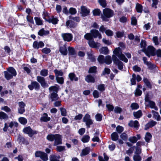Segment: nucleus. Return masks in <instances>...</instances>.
Masks as SVG:
<instances>
[{
	"instance_id": "nucleus-47",
	"label": "nucleus",
	"mask_w": 161,
	"mask_h": 161,
	"mask_svg": "<svg viewBox=\"0 0 161 161\" xmlns=\"http://www.w3.org/2000/svg\"><path fill=\"white\" fill-rule=\"evenodd\" d=\"M87 54L88 55V58L91 61H94L95 60V58L93 55L92 52H91L90 53L87 52Z\"/></svg>"
},
{
	"instance_id": "nucleus-62",
	"label": "nucleus",
	"mask_w": 161,
	"mask_h": 161,
	"mask_svg": "<svg viewBox=\"0 0 161 161\" xmlns=\"http://www.w3.org/2000/svg\"><path fill=\"white\" fill-rule=\"evenodd\" d=\"M56 79L57 82L58 83L62 84L64 83V79L63 77H57Z\"/></svg>"
},
{
	"instance_id": "nucleus-51",
	"label": "nucleus",
	"mask_w": 161,
	"mask_h": 161,
	"mask_svg": "<svg viewBox=\"0 0 161 161\" xmlns=\"http://www.w3.org/2000/svg\"><path fill=\"white\" fill-rule=\"evenodd\" d=\"M18 126V124L17 123L15 122H11L9 123L8 126L10 128H13L17 127Z\"/></svg>"
},
{
	"instance_id": "nucleus-24",
	"label": "nucleus",
	"mask_w": 161,
	"mask_h": 161,
	"mask_svg": "<svg viewBox=\"0 0 161 161\" xmlns=\"http://www.w3.org/2000/svg\"><path fill=\"white\" fill-rule=\"evenodd\" d=\"M69 79L71 81H77L78 80V78L77 77L75 74L73 73H70L68 75Z\"/></svg>"
},
{
	"instance_id": "nucleus-45",
	"label": "nucleus",
	"mask_w": 161,
	"mask_h": 161,
	"mask_svg": "<svg viewBox=\"0 0 161 161\" xmlns=\"http://www.w3.org/2000/svg\"><path fill=\"white\" fill-rule=\"evenodd\" d=\"M143 80L145 84L148 87L151 88L152 87V86L148 79L147 78H143Z\"/></svg>"
},
{
	"instance_id": "nucleus-18",
	"label": "nucleus",
	"mask_w": 161,
	"mask_h": 161,
	"mask_svg": "<svg viewBox=\"0 0 161 161\" xmlns=\"http://www.w3.org/2000/svg\"><path fill=\"white\" fill-rule=\"evenodd\" d=\"M88 43L89 46L92 48H98L100 47V44L95 42L93 39L89 41Z\"/></svg>"
},
{
	"instance_id": "nucleus-5",
	"label": "nucleus",
	"mask_w": 161,
	"mask_h": 161,
	"mask_svg": "<svg viewBox=\"0 0 161 161\" xmlns=\"http://www.w3.org/2000/svg\"><path fill=\"white\" fill-rule=\"evenodd\" d=\"M146 54L150 57L151 55L154 56L156 55V49L152 46H148L147 49L144 50Z\"/></svg>"
},
{
	"instance_id": "nucleus-12",
	"label": "nucleus",
	"mask_w": 161,
	"mask_h": 161,
	"mask_svg": "<svg viewBox=\"0 0 161 161\" xmlns=\"http://www.w3.org/2000/svg\"><path fill=\"white\" fill-rule=\"evenodd\" d=\"M61 36L64 41L68 42L71 41L73 38L72 35L69 33H62L61 34Z\"/></svg>"
},
{
	"instance_id": "nucleus-40",
	"label": "nucleus",
	"mask_w": 161,
	"mask_h": 161,
	"mask_svg": "<svg viewBox=\"0 0 161 161\" xmlns=\"http://www.w3.org/2000/svg\"><path fill=\"white\" fill-rule=\"evenodd\" d=\"M60 156L58 155H52L50 158V161H59Z\"/></svg>"
},
{
	"instance_id": "nucleus-38",
	"label": "nucleus",
	"mask_w": 161,
	"mask_h": 161,
	"mask_svg": "<svg viewBox=\"0 0 161 161\" xmlns=\"http://www.w3.org/2000/svg\"><path fill=\"white\" fill-rule=\"evenodd\" d=\"M54 72L55 73L56 78L59 77V76H62L63 74V72L61 70H58L57 69H55L54 70Z\"/></svg>"
},
{
	"instance_id": "nucleus-48",
	"label": "nucleus",
	"mask_w": 161,
	"mask_h": 161,
	"mask_svg": "<svg viewBox=\"0 0 161 161\" xmlns=\"http://www.w3.org/2000/svg\"><path fill=\"white\" fill-rule=\"evenodd\" d=\"M19 121L22 124L25 125L27 122V120L25 118L21 117L19 119Z\"/></svg>"
},
{
	"instance_id": "nucleus-23",
	"label": "nucleus",
	"mask_w": 161,
	"mask_h": 161,
	"mask_svg": "<svg viewBox=\"0 0 161 161\" xmlns=\"http://www.w3.org/2000/svg\"><path fill=\"white\" fill-rule=\"evenodd\" d=\"M66 25L68 28H74L76 26L75 22L72 20H67L66 22Z\"/></svg>"
},
{
	"instance_id": "nucleus-52",
	"label": "nucleus",
	"mask_w": 161,
	"mask_h": 161,
	"mask_svg": "<svg viewBox=\"0 0 161 161\" xmlns=\"http://www.w3.org/2000/svg\"><path fill=\"white\" fill-rule=\"evenodd\" d=\"M26 19L27 21L30 23H31L32 24H34V22L33 21V17L29 15H28L26 16Z\"/></svg>"
},
{
	"instance_id": "nucleus-34",
	"label": "nucleus",
	"mask_w": 161,
	"mask_h": 161,
	"mask_svg": "<svg viewBox=\"0 0 161 161\" xmlns=\"http://www.w3.org/2000/svg\"><path fill=\"white\" fill-rule=\"evenodd\" d=\"M34 19L36 25H43V21L40 18L38 17H35Z\"/></svg>"
},
{
	"instance_id": "nucleus-50",
	"label": "nucleus",
	"mask_w": 161,
	"mask_h": 161,
	"mask_svg": "<svg viewBox=\"0 0 161 161\" xmlns=\"http://www.w3.org/2000/svg\"><path fill=\"white\" fill-rule=\"evenodd\" d=\"M139 105L136 103H133L130 105V108L132 110L137 109L139 108Z\"/></svg>"
},
{
	"instance_id": "nucleus-7",
	"label": "nucleus",
	"mask_w": 161,
	"mask_h": 161,
	"mask_svg": "<svg viewBox=\"0 0 161 161\" xmlns=\"http://www.w3.org/2000/svg\"><path fill=\"white\" fill-rule=\"evenodd\" d=\"M83 121L86 123L87 128H90V125L93 123V121L91 119L90 116L86 114L83 118Z\"/></svg>"
},
{
	"instance_id": "nucleus-57",
	"label": "nucleus",
	"mask_w": 161,
	"mask_h": 161,
	"mask_svg": "<svg viewBox=\"0 0 161 161\" xmlns=\"http://www.w3.org/2000/svg\"><path fill=\"white\" fill-rule=\"evenodd\" d=\"M120 138L124 141H126L128 139L127 135L125 132L121 134L120 135Z\"/></svg>"
},
{
	"instance_id": "nucleus-44",
	"label": "nucleus",
	"mask_w": 161,
	"mask_h": 161,
	"mask_svg": "<svg viewBox=\"0 0 161 161\" xmlns=\"http://www.w3.org/2000/svg\"><path fill=\"white\" fill-rule=\"evenodd\" d=\"M133 159L134 161H141L142 157L139 154H135L133 157Z\"/></svg>"
},
{
	"instance_id": "nucleus-9",
	"label": "nucleus",
	"mask_w": 161,
	"mask_h": 161,
	"mask_svg": "<svg viewBox=\"0 0 161 161\" xmlns=\"http://www.w3.org/2000/svg\"><path fill=\"white\" fill-rule=\"evenodd\" d=\"M36 80L40 83L41 86L43 88H47L48 86V85L46 82L44 78L41 76H37Z\"/></svg>"
},
{
	"instance_id": "nucleus-10",
	"label": "nucleus",
	"mask_w": 161,
	"mask_h": 161,
	"mask_svg": "<svg viewBox=\"0 0 161 161\" xmlns=\"http://www.w3.org/2000/svg\"><path fill=\"white\" fill-rule=\"evenodd\" d=\"M132 77L130 80L131 85L136 84V80H137V82H139L142 80V78L139 75H136L135 74H133Z\"/></svg>"
},
{
	"instance_id": "nucleus-41",
	"label": "nucleus",
	"mask_w": 161,
	"mask_h": 161,
	"mask_svg": "<svg viewBox=\"0 0 161 161\" xmlns=\"http://www.w3.org/2000/svg\"><path fill=\"white\" fill-rule=\"evenodd\" d=\"M90 139V136L87 135H86L83 136L81 139V141L83 143L87 142L89 141Z\"/></svg>"
},
{
	"instance_id": "nucleus-13",
	"label": "nucleus",
	"mask_w": 161,
	"mask_h": 161,
	"mask_svg": "<svg viewBox=\"0 0 161 161\" xmlns=\"http://www.w3.org/2000/svg\"><path fill=\"white\" fill-rule=\"evenodd\" d=\"M145 101L146 102L145 103H147V104L151 108H153L156 110H158V108L156 106L155 103L154 102L149 100L148 98L147 97L145 98Z\"/></svg>"
},
{
	"instance_id": "nucleus-35",
	"label": "nucleus",
	"mask_w": 161,
	"mask_h": 161,
	"mask_svg": "<svg viewBox=\"0 0 161 161\" xmlns=\"http://www.w3.org/2000/svg\"><path fill=\"white\" fill-rule=\"evenodd\" d=\"M8 118V115L4 112L1 111L0 112V119L6 120Z\"/></svg>"
},
{
	"instance_id": "nucleus-14",
	"label": "nucleus",
	"mask_w": 161,
	"mask_h": 161,
	"mask_svg": "<svg viewBox=\"0 0 161 161\" xmlns=\"http://www.w3.org/2000/svg\"><path fill=\"white\" fill-rule=\"evenodd\" d=\"M128 125L131 127H134L136 130H138L140 126L139 122L137 120L133 121L131 120L130 121L128 124Z\"/></svg>"
},
{
	"instance_id": "nucleus-32",
	"label": "nucleus",
	"mask_w": 161,
	"mask_h": 161,
	"mask_svg": "<svg viewBox=\"0 0 161 161\" xmlns=\"http://www.w3.org/2000/svg\"><path fill=\"white\" fill-rule=\"evenodd\" d=\"M108 50L107 47H102L99 50V51L101 53L105 55L108 54Z\"/></svg>"
},
{
	"instance_id": "nucleus-36",
	"label": "nucleus",
	"mask_w": 161,
	"mask_h": 161,
	"mask_svg": "<svg viewBox=\"0 0 161 161\" xmlns=\"http://www.w3.org/2000/svg\"><path fill=\"white\" fill-rule=\"evenodd\" d=\"M103 158L102 156H99L98 159L99 161H108V160L109 158L105 153H103Z\"/></svg>"
},
{
	"instance_id": "nucleus-8",
	"label": "nucleus",
	"mask_w": 161,
	"mask_h": 161,
	"mask_svg": "<svg viewBox=\"0 0 161 161\" xmlns=\"http://www.w3.org/2000/svg\"><path fill=\"white\" fill-rule=\"evenodd\" d=\"M23 131L24 133L28 134L31 137L34 134H36L38 133L37 131L33 130L30 126L24 128Z\"/></svg>"
},
{
	"instance_id": "nucleus-42",
	"label": "nucleus",
	"mask_w": 161,
	"mask_h": 161,
	"mask_svg": "<svg viewBox=\"0 0 161 161\" xmlns=\"http://www.w3.org/2000/svg\"><path fill=\"white\" fill-rule=\"evenodd\" d=\"M136 10L137 12L141 13L142 12V6L141 4L138 3L136 4Z\"/></svg>"
},
{
	"instance_id": "nucleus-16",
	"label": "nucleus",
	"mask_w": 161,
	"mask_h": 161,
	"mask_svg": "<svg viewBox=\"0 0 161 161\" xmlns=\"http://www.w3.org/2000/svg\"><path fill=\"white\" fill-rule=\"evenodd\" d=\"M90 32L92 35V38H97L98 37L99 39H101L102 36L101 34L98 31L96 30H92Z\"/></svg>"
},
{
	"instance_id": "nucleus-22",
	"label": "nucleus",
	"mask_w": 161,
	"mask_h": 161,
	"mask_svg": "<svg viewBox=\"0 0 161 161\" xmlns=\"http://www.w3.org/2000/svg\"><path fill=\"white\" fill-rule=\"evenodd\" d=\"M59 51L64 55H66L67 54L68 52L66 44H64L63 46L60 47Z\"/></svg>"
},
{
	"instance_id": "nucleus-28",
	"label": "nucleus",
	"mask_w": 161,
	"mask_h": 161,
	"mask_svg": "<svg viewBox=\"0 0 161 161\" xmlns=\"http://www.w3.org/2000/svg\"><path fill=\"white\" fill-rule=\"evenodd\" d=\"M49 33V32L48 31H45L43 29H42L39 30L38 33V34L41 36H47Z\"/></svg>"
},
{
	"instance_id": "nucleus-55",
	"label": "nucleus",
	"mask_w": 161,
	"mask_h": 161,
	"mask_svg": "<svg viewBox=\"0 0 161 161\" xmlns=\"http://www.w3.org/2000/svg\"><path fill=\"white\" fill-rule=\"evenodd\" d=\"M61 111V115L63 116H65L67 115V111L65 108H60Z\"/></svg>"
},
{
	"instance_id": "nucleus-3",
	"label": "nucleus",
	"mask_w": 161,
	"mask_h": 161,
	"mask_svg": "<svg viewBox=\"0 0 161 161\" xmlns=\"http://www.w3.org/2000/svg\"><path fill=\"white\" fill-rule=\"evenodd\" d=\"M114 14L113 10L108 8H106L103 10V13L101 15V18L103 21H108V19L112 17Z\"/></svg>"
},
{
	"instance_id": "nucleus-20",
	"label": "nucleus",
	"mask_w": 161,
	"mask_h": 161,
	"mask_svg": "<svg viewBox=\"0 0 161 161\" xmlns=\"http://www.w3.org/2000/svg\"><path fill=\"white\" fill-rule=\"evenodd\" d=\"M157 123L156 121L153 120H151L145 125L144 129L146 130H147L149 128H151L154 126L156 125Z\"/></svg>"
},
{
	"instance_id": "nucleus-21",
	"label": "nucleus",
	"mask_w": 161,
	"mask_h": 161,
	"mask_svg": "<svg viewBox=\"0 0 161 161\" xmlns=\"http://www.w3.org/2000/svg\"><path fill=\"white\" fill-rule=\"evenodd\" d=\"M50 118L48 117L47 114L46 113L43 114L40 118L41 121L44 122H47L50 121Z\"/></svg>"
},
{
	"instance_id": "nucleus-46",
	"label": "nucleus",
	"mask_w": 161,
	"mask_h": 161,
	"mask_svg": "<svg viewBox=\"0 0 161 161\" xmlns=\"http://www.w3.org/2000/svg\"><path fill=\"white\" fill-rule=\"evenodd\" d=\"M97 60L100 63H104V61H105V58L104 56L101 55H100L98 58Z\"/></svg>"
},
{
	"instance_id": "nucleus-11",
	"label": "nucleus",
	"mask_w": 161,
	"mask_h": 161,
	"mask_svg": "<svg viewBox=\"0 0 161 161\" xmlns=\"http://www.w3.org/2000/svg\"><path fill=\"white\" fill-rule=\"evenodd\" d=\"M40 87L39 84L36 81H31V84L28 86V88L31 90H32L34 89L36 90H38Z\"/></svg>"
},
{
	"instance_id": "nucleus-61",
	"label": "nucleus",
	"mask_w": 161,
	"mask_h": 161,
	"mask_svg": "<svg viewBox=\"0 0 161 161\" xmlns=\"http://www.w3.org/2000/svg\"><path fill=\"white\" fill-rule=\"evenodd\" d=\"M124 128L120 126H118L116 128V130L119 133H120L123 131Z\"/></svg>"
},
{
	"instance_id": "nucleus-33",
	"label": "nucleus",
	"mask_w": 161,
	"mask_h": 161,
	"mask_svg": "<svg viewBox=\"0 0 161 161\" xmlns=\"http://www.w3.org/2000/svg\"><path fill=\"white\" fill-rule=\"evenodd\" d=\"M112 62V59L111 57L109 56L108 55L105 57V61L104 63L107 64H109Z\"/></svg>"
},
{
	"instance_id": "nucleus-26",
	"label": "nucleus",
	"mask_w": 161,
	"mask_h": 161,
	"mask_svg": "<svg viewBox=\"0 0 161 161\" xmlns=\"http://www.w3.org/2000/svg\"><path fill=\"white\" fill-rule=\"evenodd\" d=\"M69 54L72 56V57H75L76 56V53L75 49L73 47H68Z\"/></svg>"
},
{
	"instance_id": "nucleus-56",
	"label": "nucleus",
	"mask_w": 161,
	"mask_h": 161,
	"mask_svg": "<svg viewBox=\"0 0 161 161\" xmlns=\"http://www.w3.org/2000/svg\"><path fill=\"white\" fill-rule=\"evenodd\" d=\"M84 37L86 39L89 41L93 39V38L91 33H87L85 35Z\"/></svg>"
},
{
	"instance_id": "nucleus-25",
	"label": "nucleus",
	"mask_w": 161,
	"mask_h": 161,
	"mask_svg": "<svg viewBox=\"0 0 161 161\" xmlns=\"http://www.w3.org/2000/svg\"><path fill=\"white\" fill-rule=\"evenodd\" d=\"M46 21L49 23H51L53 25H56L58 23V20L57 17L53 16L49 18L48 19L46 20Z\"/></svg>"
},
{
	"instance_id": "nucleus-37",
	"label": "nucleus",
	"mask_w": 161,
	"mask_h": 161,
	"mask_svg": "<svg viewBox=\"0 0 161 161\" xmlns=\"http://www.w3.org/2000/svg\"><path fill=\"white\" fill-rule=\"evenodd\" d=\"M142 113L141 110H139L136 112L133 113L134 117L136 119L140 118L142 115Z\"/></svg>"
},
{
	"instance_id": "nucleus-49",
	"label": "nucleus",
	"mask_w": 161,
	"mask_h": 161,
	"mask_svg": "<svg viewBox=\"0 0 161 161\" xmlns=\"http://www.w3.org/2000/svg\"><path fill=\"white\" fill-rule=\"evenodd\" d=\"M48 71L46 69H42L40 73V75L43 76H46L48 75Z\"/></svg>"
},
{
	"instance_id": "nucleus-30",
	"label": "nucleus",
	"mask_w": 161,
	"mask_h": 161,
	"mask_svg": "<svg viewBox=\"0 0 161 161\" xmlns=\"http://www.w3.org/2000/svg\"><path fill=\"white\" fill-rule=\"evenodd\" d=\"M152 112L153 113V117L156 119L157 121H159L161 119L160 115L158 112L152 110Z\"/></svg>"
},
{
	"instance_id": "nucleus-39",
	"label": "nucleus",
	"mask_w": 161,
	"mask_h": 161,
	"mask_svg": "<svg viewBox=\"0 0 161 161\" xmlns=\"http://www.w3.org/2000/svg\"><path fill=\"white\" fill-rule=\"evenodd\" d=\"M111 137L112 140L116 141L118 139L119 136L117 132H114L111 134Z\"/></svg>"
},
{
	"instance_id": "nucleus-19",
	"label": "nucleus",
	"mask_w": 161,
	"mask_h": 161,
	"mask_svg": "<svg viewBox=\"0 0 161 161\" xmlns=\"http://www.w3.org/2000/svg\"><path fill=\"white\" fill-rule=\"evenodd\" d=\"M81 13L82 14V16H86L88 15L90 12L89 9L87 8L85 6H81Z\"/></svg>"
},
{
	"instance_id": "nucleus-63",
	"label": "nucleus",
	"mask_w": 161,
	"mask_h": 161,
	"mask_svg": "<svg viewBox=\"0 0 161 161\" xmlns=\"http://www.w3.org/2000/svg\"><path fill=\"white\" fill-rule=\"evenodd\" d=\"M142 93V92L140 89L138 88H136L135 94L136 96H141Z\"/></svg>"
},
{
	"instance_id": "nucleus-27",
	"label": "nucleus",
	"mask_w": 161,
	"mask_h": 161,
	"mask_svg": "<svg viewBox=\"0 0 161 161\" xmlns=\"http://www.w3.org/2000/svg\"><path fill=\"white\" fill-rule=\"evenodd\" d=\"M85 80L88 83H94L95 82L94 78L90 75H88L86 77Z\"/></svg>"
},
{
	"instance_id": "nucleus-54",
	"label": "nucleus",
	"mask_w": 161,
	"mask_h": 161,
	"mask_svg": "<svg viewBox=\"0 0 161 161\" xmlns=\"http://www.w3.org/2000/svg\"><path fill=\"white\" fill-rule=\"evenodd\" d=\"M97 89L100 91L103 92L105 90V85L104 84H100L97 86Z\"/></svg>"
},
{
	"instance_id": "nucleus-6",
	"label": "nucleus",
	"mask_w": 161,
	"mask_h": 161,
	"mask_svg": "<svg viewBox=\"0 0 161 161\" xmlns=\"http://www.w3.org/2000/svg\"><path fill=\"white\" fill-rule=\"evenodd\" d=\"M35 156L36 157L40 158L44 161H47L48 160L47 154L44 152L40 151H36L35 153Z\"/></svg>"
},
{
	"instance_id": "nucleus-64",
	"label": "nucleus",
	"mask_w": 161,
	"mask_h": 161,
	"mask_svg": "<svg viewBox=\"0 0 161 161\" xmlns=\"http://www.w3.org/2000/svg\"><path fill=\"white\" fill-rule=\"evenodd\" d=\"M105 33L108 36H112L113 35V32L110 30H107L105 31Z\"/></svg>"
},
{
	"instance_id": "nucleus-29",
	"label": "nucleus",
	"mask_w": 161,
	"mask_h": 161,
	"mask_svg": "<svg viewBox=\"0 0 161 161\" xmlns=\"http://www.w3.org/2000/svg\"><path fill=\"white\" fill-rule=\"evenodd\" d=\"M90 149L89 147H86L82 150V152L80 153L81 156H85L88 154L90 152Z\"/></svg>"
},
{
	"instance_id": "nucleus-31",
	"label": "nucleus",
	"mask_w": 161,
	"mask_h": 161,
	"mask_svg": "<svg viewBox=\"0 0 161 161\" xmlns=\"http://www.w3.org/2000/svg\"><path fill=\"white\" fill-rule=\"evenodd\" d=\"M152 138V136L149 132H147L145 134L144 139L146 142L148 143L150 142V140Z\"/></svg>"
},
{
	"instance_id": "nucleus-43",
	"label": "nucleus",
	"mask_w": 161,
	"mask_h": 161,
	"mask_svg": "<svg viewBox=\"0 0 161 161\" xmlns=\"http://www.w3.org/2000/svg\"><path fill=\"white\" fill-rule=\"evenodd\" d=\"M51 98L52 101L57 100L58 99V94L56 92H53L51 94Z\"/></svg>"
},
{
	"instance_id": "nucleus-17",
	"label": "nucleus",
	"mask_w": 161,
	"mask_h": 161,
	"mask_svg": "<svg viewBox=\"0 0 161 161\" xmlns=\"http://www.w3.org/2000/svg\"><path fill=\"white\" fill-rule=\"evenodd\" d=\"M25 103L23 102L19 103V107L18 108V111L19 113L22 114L25 112Z\"/></svg>"
},
{
	"instance_id": "nucleus-58",
	"label": "nucleus",
	"mask_w": 161,
	"mask_h": 161,
	"mask_svg": "<svg viewBox=\"0 0 161 161\" xmlns=\"http://www.w3.org/2000/svg\"><path fill=\"white\" fill-rule=\"evenodd\" d=\"M129 140L131 143H135L137 141L136 137L135 136L130 137L129 138Z\"/></svg>"
},
{
	"instance_id": "nucleus-15",
	"label": "nucleus",
	"mask_w": 161,
	"mask_h": 161,
	"mask_svg": "<svg viewBox=\"0 0 161 161\" xmlns=\"http://www.w3.org/2000/svg\"><path fill=\"white\" fill-rule=\"evenodd\" d=\"M44 43L42 41L38 42L37 41H35L34 42L33 44V48L36 49H38L40 48H42L44 47Z\"/></svg>"
},
{
	"instance_id": "nucleus-53",
	"label": "nucleus",
	"mask_w": 161,
	"mask_h": 161,
	"mask_svg": "<svg viewBox=\"0 0 161 161\" xmlns=\"http://www.w3.org/2000/svg\"><path fill=\"white\" fill-rule=\"evenodd\" d=\"M147 143H146L144 141H139L136 144V146L139 147H141V146L147 145Z\"/></svg>"
},
{
	"instance_id": "nucleus-59",
	"label": "nucleus",
	"mask_w": 161,
	"mask_h": 161,
	"mask_svg": "<svg viewBox=\"0 0 161 161\" xmlns=\"http://www.w3.org/2000/svg\"><path fill=\"white\" fill-rule=\"evenodd\" d=\"M42 51L44 53L48 54L50 53L51 50L49 48L45 47L42 49Z\"/></svg>"
},
{
	"instance_id": "nucleus-4",
	"label": "nucleus",
	"mask_w": 161,
	"mask_h": 161,
	"mask_svg": "<svg viewBox=\"0 0 161 161\" xmlns=\"http://www.w3.org/2000/svg\"><path fill=\"white\" fill-rule=\"evenodd\" d=\"M5 78L7 80L12 79L13 76H15L17 75L15 69L12 67H9L7 69V71L4 72Z\"/></svg>"
},
{
	"instance_id": "nucleus-1",
	"label": "nucleus",
	"mask_w": 161,
	"mask_h": 161,
	"mask_svg": "<svg viewBox=\"0 0 161 161\" xmlns=\"http://www.w3.org/2000/svg\"><path fill=\"white\" fill-rule=\"evenodd\" d=\"M113 53L115 54L112 55V60L114 63L118 66L119 69L122 70L123 68V63L119 60L116 56L118 57L120 60L123 61L125 63L127 62V59L122 53L121 49L119 47L115 48L113 51Z\"/></svg>"
},
{
	"instance_id": "nucleus-2",
	"label": "nucleus",
	"mask_w": 161,
	"mask_h": 161,
	"mask_svg": "<svg viewBox=\"0 0 161 161\" xmlns=\"http://www.w3.org/2000/svg\"><path fill=\"white\" fill-rule=\"evenodd\" d=\"M46 138L49 141H54L53 146H54L61 144L62 143V136L59 134H49L47 136Z\"/></svg>"
},
{
	"instance_id": "nucleus-60",
	"label": "nucleus",
	"mask_w": 161,
	"mask_h": 161,
	"mask_svg": "<svg viewBox=\"0 0 161 161\" xmlns=\"http://www.w3.org/2000/svg\"><path fill=\"white\" fill-rule=\"evenodd\" d=\"M101 11L98 9H95L93 11V13L94 16H98L100 14Z\"/></svg>"
}]
</instances>
